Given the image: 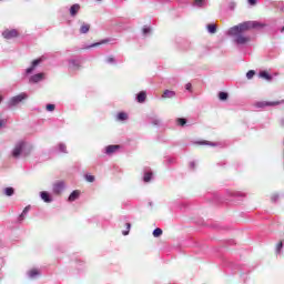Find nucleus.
<instances>
[{
    "label": "nucleus",
    "mask_w": 284,
    "mask_h": 284,
    "mask_svg": "<svg viewBox=\"0 0 284 284\" xmlns=\"http://www.w3.org/2000/svg\"><path fill=\"white\" fill-rule=\"evenodd\" d=\"M152 125H161V119L159 118H152L151 119Z\"/></svg>",
    "instance_id": "30"
},
{
    "label": "nucleus",
    "mask_w": 284,
    "mask_h": 284,
    "mask_svg": "<svg viewBox=\"0 0 284 284\" xmlns=\"http://www.w3.org/2000/svg\"><path fill=\"white\" fill-rule=\"evenodd\" d=\"M88 32H90V24L84 22L80 27V34H88Z\"/></svg>",
    "instance_id": "16"
},
{
    "label": "nucleus",
    "mask_w": 284,
    "mask_h": 284,
    "mask_svg": "<svg viewBox=\"0 0 284 284\" xmlns=\"http://www.w3.org/2000/svg\"><path fill=\"white\" fill-rule=\"evenodd\" d=\"M185 123H187V120H185V119H183V118H179V119H178V124H179V125H182V126H183V125H185Z\"/></svg>",
    "instance_id": "35"
},
{
    "label": "nucleus",
    "mask_w": 284,
    "mask_h": 284,
    "mask_svg": "<svg viewBox=\"0 0 284 284\" xmlns=\"http://www.w3.org/2000/svg\"><path fill=\"white\" fill-rule=\"evenodd\" d=\"M2 37L4 39H16V37H19V32L16 29H13V30H4L2 32Z\"/></svg>",
    "instance_id": "7"
},
{
    "label": "nucleus",
    "mask_w": 284,
    "mask_h": 284,
    "mask_svg": "<svg viewBox=\"0 0 284 284\" xmlns=\"http://www.w3.org/2000/svg\"><path fill=\"white\" fill-rule=\"evenodd\" d=\"M26 99H28V93H26V92L14 95L8 101V106L14 108V106L19 105V103H22V101H26Z\"/></svg>",
    "instance_id": "3"
},
{
    "label": "nucleus",
    "mask_w": 284,
    "mask_h": 284,
    "mask_svg": "<svg viewBox=\"0 0 284 284\" xmlns=\"http://www.w3.org/2000/svg\"><path fill=\"white\" fill-rule=\"evenodd\" d=\"M250 6H255L257 3V0H247Z\"/></svg>",
    "instance_id": "40"
},
{
    "label": "nucleus",
    "mask_w": 284,
    "mask_h": 284,
    "mask_svg": "<svg viewBox=\"0 0 284 284\" xmlns=\"http://www.w3.org/2000/svg\"><path fill=\"white\" fill-rule=\"evenodd\" d=\"M98 1H101V0H98Z\"/></svg>",
    "instance_id": "45"
},
{
    "label": "nucleus",
    "mask_w": 284,
    "mask_h": 284,
    "mask_svg": "<svg viewBox=\"0 0 284 284\" xmlns=\"http://www.w3.org/2000/svg\"><path fill=\"white\" fill-rule=\"evenodd\" d=\"M39 274H41V272H39V270L37 268H32L31 271L28 272L29 278H37Z\"/></svg>",
    "instance_id": "21"
},
{
    "label": "nucleus",
    "mask_w": 284,
    "mask_h": 284,
    "mask_svg": "<svg viewBox=\"0 0 284 284\" xmlns=\"http://www.w3.org/2000/svg\"><path fill=\"white\" fill-rule=\"evenodd\" d=\"M281 103H284V101H273V102H267V101H261L256 102V108H270L272 105H281Z\"/></svg>",
    "instance_id": "5"
},
{
    "label": "nucleus",
    "mask_w": 284,
    "mask_h": 284,
    "mask_svg": "<svg viewBox=\"0 0 284 284\" xmlns=\"http://www.w3.org/2000/svg\"><path fill=\"white\" fill-rule=\"evenodd\" d=\"M258 77L260 79H264L265 81H272V75L267 73V71H261Z\"/></svg>",
    "instance_id": "18"
},
{
    "label": "nucleus",
    "mask_w": 284,
    "mask_h": 284,
    "mask_svg": "<svg viewBox=\"0 0 284 284\" xmlns=\"http://www.w3.org/2000/svg\"><path fill=\"white\" fill-rule=\"evenodd\" d=\"M32 152V148L26 143V141H19L16 143L13 150L11 151V156L13 159H21L29 156Z\"/></svg>",
    "instance_id": "2"
},
{
    "label": "nucleus",
    "mask_w": 284,
    "mask_h": 284,
    "mask_svg": "<svg viewBox=\"0 0 284 284\" xmlns=\"http://www.w3.org/2000/svg\"><path fill=\"white\" fill-rule=\"evenodd\" d=\"M4 196H14V187L8 186L3 189Z\"/></svg>",
    "instance_id": "19"
},
{
    "label": "nucleus",
    "mask_w": 284,
    "mask_h": 284,
    "mask_svg": "<svg viewBox=\"0 0 284 284\" xmlns=\"http://www.w3.org/2000/svg\"><path fill=\"white\" fill-rule=\"evenodd\" d=\"M281 250H283V242H280L276 246V254H281Z\"/></svg>",
    "instance_id": "37"
},
{
    "label": "nucleus",
    "mask_w": 284,
    "mask_h": 284,
    "mask_svg": "<svg viewBox=\"0 0 284 284\" xmlns=\"http://www.w3.org/2000/svg\"><path fill=\"white\" fill-rule=\"evenodd\" d=\"M176 97V92L172 90H164L162 94V99H174Z\"/></svg>",
    "instance_id": "12"
},
{
    "label": "nucleus",
    "mask_w": 284,
    "mask_h": 284,
    "mask_svg": "<svg viewBox=\"0 0 284 284\" xmlns=\"http://www.w3.org/2000/svg\"><path fill=\"white\" fill-rule=\"evenodd\" d=\"M150 32H151L150 27H144L143 28V34H150Z\"/></svg>",
    "instance_id": "38"
},
{
    "label": "nucleus",
    "mask_w": 284,
    "mask_h": 284,
    "mask_svg": "<svg viewBox=\"0 0 284 284\" xmlns=\"http://www.w3.org/2000/svg\"><path fill=\"white\" fill-rule=\"evenodd\" d=\"M58 149L59 152H61L62 154H68V146L65 145V143H59Z\"/></svg>",
    "instance_id": "24"
},
{
    "label": "nucleus",
    "mask_w": 284,
    "mask_h": 284,
    "mask_svg": "<svg viewBox=\"0 0 284 284\" xmlns=\"http://www.w3.org/2000/svg\"><path fill=\"white\" fill-rule=\"evenodd\" d=\"M45 80V73H37L29 78V83H41Z\"/></svg>",
    "instance_id": "4"
},
{
    "label": "nucleus",
    "mask_w": 284,
    "mask_h": 284,
    "mask_svg": "<svg viewBox=\"0 0 284 284\" xmlns=\"http://www.w3.org/2000/svg\"><path fill=\"white\" fill-rule=\"evenodd\" d=\"M65 190V182L59 181L53 184V194H61Z\"/></svg>",
    "instance_id": "6"
},
{
    "label": "nucleus",
    "mask_w": 284,
    "mask_h": 284,
    "mask_svg": "<svg viewBox=\"0 0 284 284\" xmlns=\"http://www.w3.org/2000/svg\"><path fill=\"white\" fill-rule=\"evenodd\" d=\"M236 6V3L231 2V8H234Z\"/></svg>",
    "instance_id": "42"
},
{
    "label": "nucleus",
    "mask_w": 284,
    "mask_h": 284,
    "mask_svg": "<svg viewBox=\"0 0 284 284\" xmlns=\"http://www.w3.org/2000/svg\"><path fill=\"white\" fill-rule=\"evenodd\" d=\"M129 115L125 112H120L116 114V121H128Z\"/></svg>",
    "instance_id": "22"
},
{
    "label": "nucleus",
    "mask_w": 284,
    "mask_h": 284,
    "mask_svg": "<svg viewBox=\"0 0 284 284\" xmlns=\"http://www.w3.org/2000/svg\"><path fill=\"white\" fill-rule=\"evenodd\" d=\"M162 234H163V230H161L159 227L153 231V236L155 239H159V236H161Z\"/></svg>",
    "instance_id": "29"
},
{
    "label": "nucleus",
    "mask_w": 284,
    "mask_h": 284,
    "mask_svg": "<svg viewBox=\"0 0 284 284\" xmlns=\"http://www.w3.org/2000/svg\"><path fill=\"white\" fill-rule=\"evenodd\" d=\"M229 94H227V92H220L219 93V100L220 101H227V99H229Z\"/></svg>",
    "instance_id": "28"
},
{
    "label": "nucleus",
    "mask_w": 284,
    "mask_h": 284,
    "mask_svg": "<svg viewBox=\"0 0 284 284\" xmlns=\"http://www.w3.org/2000/svg\"><path fill=\"white\" fill-rule=\"evenodd\" d=\"M143 181L144 183H150L152 181V172L144 173Z\"/></svg>",
    "instance_id": "27"
},
{
    "label": "nucleus",
    "mask_w": 284,
    "mask_h": 284,
    "mask_svg": "<svg viewBox=\"0 0 284 284\" xmlns=\"http://www.w3.org/2000/svg\"><path fill=\"white\" fill-rule=\"evenodd\" d=\"M185 90H187V92H192V83H186Z\"/></svg>",
    "instance_id": "39"
},
{
    "label": "nucleus",
    "mask_w": 284,
    "mask_h": 284,
    "mask_svg": "<svg viewBox=\"0 0 284 284\" xmlns=\"http://www.w3.org/2000/svg\"><path fill=\"white\" fill-rule=\"evenodd\" d=\"M194 165H195L194 162L190 163V168L194 169Z\"/></svg>",
    "instance_id": "41"
},
{
    "label": "nucleus",
    "mask_w": 284,
    "mask_h": 284,
    "mask_svg": "<svg viewBox=\"0 0 284 284\" xmlns=\"http://www.w3.org/2000/svg\"><path fill=\"white\" fill-rule=\"evenodd\" d=\"M132 227V224L126 223V231H122L123 236H128L130 234V229Z\"/></svg>",
    "instance_id": "32"
},
{
    "label": "nucleus",
    "mask_w": 284,
    "mask_h": 284,
    "mask_svg": "<svg viewBox=\"0 0 284 284\" xmlns=\"http://www.w3.org/2000/svg\"><path fill=\"white\" fill-rule=\"evenodd\" d=\"M79 10H81V6L79 3L71 6V8L69 9L70 16L75 17L77 14H79Z\"/></svg>",
    "instance_id": "10"
},
{
    "label": "nucleus",
    "mask_w": 284,
    "mask_h": 284,
    "mask_svg": "<svg viewBox=\"0 0 284 284\" xmlns=\"http://www.w3.org/2000/svg\"><path fill=\"white\" fill-rule=\"evenodd\" d=\"M119 150V145H109L105 148V154H114Z\"/></svg>",
    "instance_id": "17"
},
{
    "label": "nucleus",
    "mask_w": 284,
    "mask_h": 284,
    "mask_svg": "<svg viewBox=\"0 0 284 284\" xmlns=\"http://www.w3.org/2000/svg\"><path fill=\"white\" fill-rule=\"evenodd\" d=\"M206 29L210 34H216V24H207Z\"/></svg>",
    "instance_id": "26"
},
{
    "label": "nucleus",
    "mask_w": 284,
    "mask_h": 284,
    "mask_svg": "<svg viewBox=\"0 0 284 284\" xmlns=\"http://www.w3.org/2000/svg\"><path fill=\"white\" fill-rule=\"evenodd\" d=\"M112 40L110 39H104V40H101L100 42H95L93 44H91L89 48H97L99 45H103V43H110Z\"/></svg>",
    "instance_id": "25"
},
{
    "label": "nucleus",
    "mask_w": 284,
    "mask_h": 284,
    "mask_svg": "<svg viewBox=\"0 0 284 284\" xmlns=\"http://www.w3.org/2000/svg\"><path fill=\"white\" fill-rule=\"evenodd\" d=\"M145 99H148V93L145 91H141L136 95L138 103H145Z\"/></svg>",
    "instance_id": "14"
},
{
    "label": "nucleus",
    "mask_w": 284,
    "mask_h": 284,
    "mask_svg": "<svg viewBox=\"0 0 284 284\" xmlns=\"http://www.w3.org/2000/svg\"><path fill=\"white\" fill-rule=\"evenodd\" d=\"M55 108L57 106L54 104H47L45 110L47 112H54Z\"/></svg>",
    "instance_id": "31"
},
{
    "label": "nucleus",
    "mask_w": 284,
    "mask_h": 284,
    "mask_svg": "<svg viewBox=\"0 0 284 284\" xmlns=\"http://www.w3.org/2000/svg\"><path fill=\"white\" fill-rule=\"evenodd\" d=\"M40 199H42L44 203H52V196H50V193H48V191L40 192Z\"/></svg>",
    "instance_id": "9"
},
{
    "label": "nucleus",
    "mask_w": 284,
    "mask_h": 284,
    "mask_svg": "<svg viewBox=\"0 0 284 284\" xmlns=\"http://www.w3.org/2000/svg\"><path fill=\"white\" fill-rule=\"evenodd\" d=\"M28 212H30V206H26L22 211V213L18 217V222L21 223L22 221H26V216H28Z\"/></svg>",
    "instance_id": "15"
},
{
    "label": "nucleus",
    "mask_w": 284,
    "mask_h": 284,
    "mask_svg": "<svg viewBox=\"0 0 284 284\" xmlns=\"http://www.w3.org/2000/svg\"><path fill=\"white\" fill-rule=\"evenodd\" d=\"M41 61H43V60L42 59L33 60L31 63V67H29L26 70V74H32V72H34V70L37 69V65H39V63H41Z\"/></svg>",
    "instance_id": "8"
},
{
    "label": "nucleus",
    "mask_w": 284,
    "mask_h": 284,
    "mask_svg": "<svg viewBox=\"0 0 284 284\" xmlns=\"http://www.w3.org/2000/svg\"><path fill=\"white\" fill-rule=\"evenodd\" d=\"M282 125H284V120H282Z\"/></svg>",
    "instance_id": "44"
},
{
    "label": "nucleus",
    "mask_w": 284,
    "mask_h": 284,
    "mask_svg": "<svg viewBox=\"0 0 284 284\" xmlns=\"http://www.w3.org/2000/svg\"><path fill=\"white\" fill-rule=\"evenodd\" d=\"M197 143H199V145H212V146L216 145L215 143L207 142V141H202V142H197Z\"/></svg>",
    "instance_id": "36"
},
{
    "label": "nucleus",
    "mask_w": 284,
    "mask_h": 284,
    "mask_svg": "<svg viewBox=\"0 0 284 284\" xmlns=\"http://www.w3.org/2000/svg\"><path fill=\"white\" fill-rule=\"evenodd\" d=\"M254 74H256V72L254 70H250L247 73H246V79H254Z\"/></svg>",
    "instance_id": "33"
},
{
    "label": "nucleus",
    "mask_w": 284,
    "mask_h": 284,
    "mask_svg": "<svg viewBox=\"0 0 284 284\" xmlns=\"http://www.w3.org/2000/svg\"><path fill=\"white\" fill-rule=\"evenodd\" d=\"M1 101H3V97L0 95V103H1Z\"/></svg>",
    "instance_id": "43"
},
{
    "label": "nucleus",
    "mask_w": 284,
    "mask_h": 284,
    "mask_svg": "<svg viewBox=\"0 0 284 284\" xmlns=\"http://www.w3.org/2000/svg\"><path fill=\"white\" fill-rule=\"evenodd\" d=\"M79 196H81V192L79 190L73 191L70 195L68 201L70 203H73V201H77L79 199Z\"/></svg>",
    "instance_id": "13"
},
{
    "label": "nucleus",
    "mask_w": 284,
    "mask_h": 284,
    "mask_svg": "<svg viewBox=\"0 0 284 284\" xmlns=\"http://www.w3.org/2000/svg\"><path fill=\"white\" fill-rule=\"evenodd\" d=\"M69 68L71 70H79V68H81V61L80 60H70Z\"/></svg>",
    "instance_id": "11"
},
{
    "label": "nucleus",
    "mask_w": 284,
    "mask_h": 284,
    "mask_svg": "<svg viewBox=\"0 0 284 284\" xmlns=\"http://www.w3.org/2000/svg\"><path fill=\"white\" fill-rule=\"evenodd\" d=\"M85 181H88V183H94V175L87 174Z\"/></svg>",
    "instance_id": "34"
},
{
    "label": "nucleus",
    "mask_w": 284,
    "mask_h": 284,
    "mask_svg": "<svg viewBox=\"0 0 284 284\" xmlns=\"http://www.w3.org/2000/svg\"><path fill=\"white\" fill-rule=\"evenodd\" d=\"M191 6L194 8H203V6H205V0H193Z\"/></svg>",
    "instance_id": "20"
},
{
    "label": "nucleus",
    "mask_w": 284,
    "mask_h": 284,
    "mask_svg": "<svg viewBox=\"0 0 284 284\" xmlns=\"http://www.w3.org/2000/svg\"><path fill=\"white\" fill-rule=\"evenodd\" d=\"M252 28H263L257 21H245L237 26L231 27L227 31H225L226 37H232L233 41L236 45H246L250 43V36L245 34L247 30H252Z\"/></svg>",
    "instance_id": "1"
},
{
    "label": "nucleus",
    "mask_w": 284,
    "mask_h": 284,
    "mask_svg": "<svg viewBox=\"0 0 284 284\" xmlns=\"http://www.w3.org/2000/svg\"><path fill=\"white\" fill-rule=\"evenodd\" d=\"M105 63H109V65H116V58L114 55H109L105 59Z\"/></svg>",
    "instance_id": "23"
}]
</instances>
